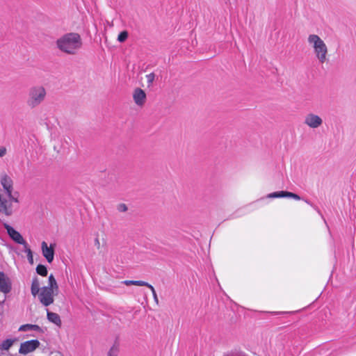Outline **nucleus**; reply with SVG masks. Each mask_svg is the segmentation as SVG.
Returning <instances> with one entry per match:
<instances>
[{
    "label": "nucleus",
    "instance_id": "obj_1",
    "mask_svg": "<svg viewBox=\"0 0 356 356\" xmlns=\"http://www.w3.org/2000/svg\"><path fill=\"white\" fill-rule=\"evenodd\" d=\"M58 286L54 275L51 274L48 278V285L40 288V283L38 277L32 280L31 294L38 298L40 303L47 307L54 302V296L58 294Z\"/></svg>",
    "mask_w": 356,
    "mask_h": 356
},
{
    "label": "nucleus",
    "instance_id": "obj_2",
    "mask_svg": "<svg viewBox=\"0 0 356 356\" xmlns=\"http://www.w3.org/2000/svg\"><path fill=\"white\" fill-rule=\"evenodd\" d=\"M57 47L63 53L76 54L82 47L81 36L76 33H69L59 38L56 41Z\"/></svg>",
    "mask_w": 356,
    "mask_h": 356
},
{
    "label": "nucleus",
    "instance_id": "obj_3",
    "mask_svg": "<svg viewBox=\"0 0 356 356\" xmlns=\"http://www.w3.org/2000/svg\"><path fill=\"white\" fill-rule=\"evenodd\" d=\"M307 43L312 49L317 60L321 64L325 63L327 60L328 48L323 40L316 34H309Z\"/></svg>",
    "mask_w": 356,
    "mask_h": 356
},
{
    "label": "nucleus",
    "instance_id": "obj_4",
    "mask_svg": "<svg viewBox=\"0 0 356 356\" xmlns=\"http://www.w3.org/2000/svg\"><path fill=\"white\" fill-rule=\"evenodd\" d=\"M47 97L46 89L42 86L31 87L27 92L26 104L30 108H35L42 104Z\"/></svg>",
    "mask_w": 356,
    "mask_h": 356
},
{
    "label": "nucleus",
    "instance_id": "obj_5",
    "mask_svg": "<svg viewBox=\"0 0 356 356\" xmlns=\"http://www.w3.org/2000/svg\"><path fill=\"white\" fill-rule=\"evenodd\" d=\"M0 193H1L0 191ZM19 195H8L0 193V213L6 216H11L17 209Z\"/></svg>",
    "mask_w": 356,
    "mask_h": 356
},
{
    "label": "nucleus",
    "instance_id": "obj_6",
    "mask_svg": "<svg viewBox=\"0 0 356 356\" xmlns=\"http://www.w3.org/2000/svg\"><path fill=\"white\" fill-rule=\"evenodd\" d=\"M0 184L2 188H0L1 194L19 195L17 191H15L13 187V181L7 174H3L0 177Z\"/></svg>",
    "mask_w": 356,
    "mask_h": 356
},
{
    "label": "nucleus",
    "instance_id": "obj_7",
    "mask_svg": "<svg viewBox=\"0 0 356 356\" xmlns=\"http://www.w3.org/2000/svg\"><path fill=\"white\" fill-rule=\"evenodd\" d=\"M304 124L311 129H317L323 124V119L314 113H309L305 117Z\"/></svg>",
    "mask_w": 356,
    "mask_h": 356
},
{
    "label": "nucleus",
    "instance_id": "obj_8",
    "mask_svg": "<svg viewBox=\"0 0 356 356\" xmlns=\"http://www.w3.org/2000/svg\"><path fill=\"white\" fill-rule=\"evenodd\" d=\"M40 346V342L37 339L26 341L21 343L19 353L20 354L26 355L33 352Z\"/></svg>",
    "mask_w": 356,
    "mask_h": 356
},
{
    "label": "nucleus",
    "instance_id": "obj_9",
    "mask_svg": "<svg viewBox=\"0 0 356 356\" xmlns=\"http://www.w3.org/2000/svg\"><path fill=\"white\" fill-rule=\"evenodd\" d=\"M4 227L7 231V233L10 236V237L17 243L22 244L24 245V248H26V242L23 238L22 236L19 232L16 231L14 228H13L9 225L5 224Z\"/></svg>",
    "mask_w": 356,
    "mask_h": 356
},
{
    "label": "nucleus",
    "instance_id": "obj_10",
    "mask_svg": "<svg viewBox=\"0 0 356 356\" xmlns=\"http://www.w3.org/2000/svg\"><path fill=\"white\" fill-rule=\"evenodd\" d=\"M122 283L125 284V285H127V286L136 285V286H144L148 287L151 290V291L152 293L154 301L156 302V304L159 303V299H158L156 291H155L154 288L153 287V286H152L149 283H147V282H146L145 281H140V280H138V281L124 280V281L122 282Z\"/></svg>",
    "mask_w": 356,
    "mask_h": 356
},
{
    "label": "nucleus",
    "instance_id": "obj_11",
    "mask_svg": "<svg viewBox=\"0 0 356 356\" xmlns=\"http://www.w3.org/2000/svg\"><path fill=\"white\" fill-rule=\"evenodd\" d=\"M42 254L49 263H51L54 260V245H51L49 247L45 241H43L41 244Z\"/></svg>",
    "mask_w": 356,
    "mask_h": 356
},
{
    "label": "nucleus",
    "instance_id": "obj_12",
    "mask_svg": "<svg viewBox=\"0 0 356 356\" xmlns=\"http://www.w3.org/2000/svg\"><path fill=\"white\" fill-rule=\"evenodd\" d=\"M133 98L136 105L142 106L145 103L146 94L143 90L136 88L134 92Z\"/></svg>",
    "mask_w": 356,
    "mask_h": 356
},
{
    "label": "nucleus",
    "instance_id": "obj_13",
    "mask_svg": "<svg viewBox=\"0 0 356 356\" xmlns=\"http://www.w3.org/2000/svg\"><path fill=\"white\" fill-rule=\"evenodd\" d=\"M268 197L270 198H277V197H291L296 200H300V197L293 193L288 192V191H277L271 193L268 195Z\"/></svg>",
    "mask_w": 356,
    "mask_h": 356
},
{
    "label": "nucleus",
    "instance_id": "obj_14",
    "mask_svg": "<svg viewBox=\"0 0 356 356\" xmlns=\"http://www.w3.org/2000/svg\"><path fill=\"white\" fill-rule=\"evenodd\" d=\"M11 289V284L9 279L6 275L0 272V291L4 293L10 292Z\"/></svg>",
    "mask_w": 356,
    "mask_h": 356
},
{
    "label": "nucleus",
    "instance_id": "obj_15",
    "mask_svg": "<svg viewBox=\"0 0 356 356\" xmlns=\"http://www.w3.org/2000/svg\"><path fill=\"white\" fill-rule=\"evenodd\" d=\"M47 318L49 321L56 325L58 327L61 326L62 321L60 316L54 312H50L48 309L47 310Z\"/></svg>",
    "mask_w": 356,
    "mask_h": 356
},
{
    "label": "nucleus",
    "instance_id": "obj_16",
    "mask_svg": "<svg viewBox=\"0 0 356 356\" xmlns=\"http://www.w3.org/2000/svg\"><path fill=\"white\" fill-rule=\"evenodd\" d=\"M31 330L39 332L41 330V328L38 325H32V324L22 325L19 328V331H20V332H27V331H31Z\"/></svg>",
    "mask_w": 356,
    "mask_h": 356
},
{
    "label": "nucleus",
    "instance_id": "obj_17",
    "mask_svg": "<svg viewBox=\"0 0 356 356\" xmlns=\"http://www.w3.org/2000/svg\"><path fill=\"white\" fill-rule=\"evenodd\" d=\"M15 339H6L0 343V350H8L13 345Z\"/></svg>",
    "mask_w": 356,
    "mask_h": 356
},
{
    "label": "nucleus",
    "instance_id": "obj_18",
    "mask_svg": "<svg viewBox=\"0 0 356 356\" xmlns=\"http://www.w3.org/2000/svg\"><path fill=\"white\" fill-rule=\"evenodd\" d=\"M36 272L42 276H47V269L44 265H38L36 268Z\"/></svg>",
    "mask_w": 356,
    "mask_h": 356
},
{
    "label": "nucleus",
    "instance_id": "obj_19",
    "mask_svg": "<svg viewBox=\"0 0 356 356\" xmlns=\"http://www.w3.org/2000/svg\"><path fill=\"white\" fill-rule=\"evenodd\" d=\"M119 353V346L117 344H114L108 353V356H118Z\"/></svg>",
    "mask_w": 356,
    "mask_h": 356
},
{
    "label": "nucleus",
    "instance_id": "obj_20",
    "mask_svg": "<svg viewBox=\"0 0 356 356\" xmlns=\"http://www.w3.org/2000/svg\"><path fill=\"white\" fill-rule=\"evenodd\" d=\"M128 38V33L127 31H122L118 37V40L120 42H124Z\"/></svg>",
    "mask_w": 356,
    "mask_h": 356
},
{
    "label": "nucleus",
    "instance_id": "obj_21",
    "mask_svg": "<svg viewBox=\"0 0 356 356\" xmlns=\"http://www.w3.org/2000/svg\"><path fill=\"white\" fill-rule=\"evenodd\" d=\"M155 74L154 73H149L146 75L147 81L148 83V86L152 85L153 82L155 80Z\"/></svg>",
    "mask_w": 356,
    "mask_h": 356
},
{
    "label": "nucleus",
    "instance_id": "obj_22",
    "mask_svg": "<svg viewBox=\"0 0 356 356\" xmlns=\"http://www.w3.org/2000/svg\"><path fill=\"white\" fill-rule=\"evenodd\" d=\"M25 252L27 253V257L30 263H33V254L31 249L28 247L26 244V248H25Z\"/></svg>",
    "mask_w": 356,
    "mask_h": 356
},
{
    "label": "nucleus",
    "instance_id": "obj_23",
    "mask_svg": "<svg viewBox=\"0 0 356 356\" xmlns=\"http://www.w3.org/2000/svg\"><path fill=\"white\" fill-rule=\"evenodd\" d=\"M118 210L120 212H125L127 211V207L124 204H120L118 206Z\"/></svg>",
    "mask_w": 356,
    "mask_h": 356
},
{
    "label": "nucleus",
    "instance_id": "obj_24",
    "mask_svg": "<svg viewBox=\"0 0 356 356\" xmlns=\"http://www.w3.org/2000/svg\"><path fill=\"white\" fill-rule=\"evenodd\" d=\"M7 153V149L5 147H0V157H3Z\"/></svg>",
    "mask_w": 356,
    "mask_h": 356
},
{
    "label": "nucleus",
    "instance_id": "obj_25",
    "mask_svg": "<svg viewBox=\"0 0 356 356\" xmlns=\"http://www.w3.org/2000/svg\"><path fill=\"white\" fill-rule=\"evenodd\" d=\"M305 202L309 204L311 207H312L315 210H316L318 213H320V211L318 210V209L314 206L313 204H312L309 201H308L307 200H305Z\"/></svg>",
    "mask_w": 356,
    "mask_h": 356
},
{
    "label": "nucleus",
    "instance_id": "obj_26",
    "mask_svg": "<svg viewBox=\"0 0 356 356\" xmlns=\"http://www.w3.org/2000/svg\"><path fill=\"white\" fill-rule=\"evenodd\" d=\"M95 241H96V243H98V245H99V242L98 238H97V239L95 240Z\"/></svg>",
    "mask_w": 356,
    "mask_h": 356
}]
</instances>
